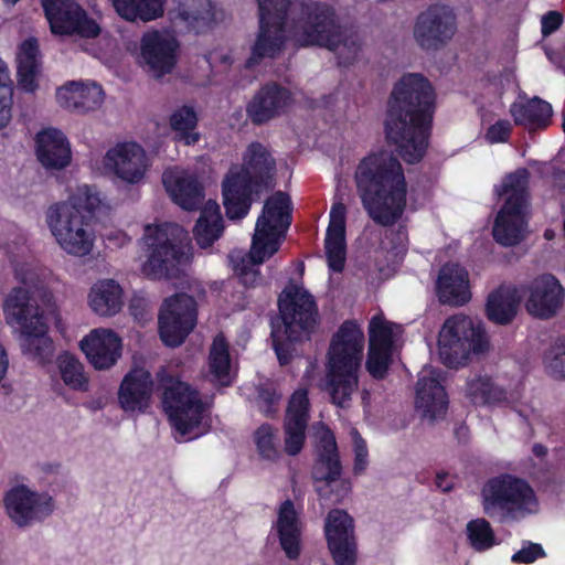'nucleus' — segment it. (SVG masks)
Returning <instances> with one entry per match:
<instances>
[{
    "label": "nucleus",
    "instance_id": "obj_38",
    "mask_svg": "<svg viewBox=\"0 0 565 565\" xmlns=\"http://www.w3.org/2000/svg\"><path fill=\"white\" fill-rule=\"evenodd\" d=\"M510 114L516 126L529 129L546 128L553 115L552 105L546 100L534 96L532 98L520 97L510 107Z\"/></svg>",
    "mask_w": 565,
    "mask_h": 565
},
{
    "label": "nucleus",
    "instance_id": "obj_40",
    "mask_svg": "<svg viewBox=\"0 0 565 565\" xmlns=\"http://www.w3.org/2000/svg\"><path fill=\"white\" fill-rule=\"evenodd\" d=\"M92 310L100 317H113L124 305L122 288L114 279L98 280L88 295Z\"/></svg>",
    "mask_w": 565,
    "mask_h": 565
},
{
    "label": "nucleus",
    "instance_id": "obj_23",
    "mask_svg": "<svg viewBox=\"0 0 565 565\" xmlns=\"http://www.w3.org/2000/svg\"><path fill=\"white\" fill-rule=\"evenodd\" d=\"M564 288L555 276L544 274L530 285V295L525 302L526 311L540 319H548L562 307Z\"/></svg>",
    "mask_w": 565,
    "mask_h": 565
},
{
    "label": "nucleus",
    "instance_id": "obj_27",
    "mask_svg": "<svg viewBox=\"0 0 565 565\" xmlns=\"http://www.w3.org/2000/svg\"><path fill=\"white\" fill-rule=\"evenodd\" d=\"M347 206L342 201L333 202L324 238V249L329 268L342 273L347 260Z\"/></svg>",
    "mask_w": 565,
    "mask_h": 565
},
{
    "label": "nucleus",
    "instance_id": "obj_62",
    "mask_svg": "<svg viewBox=\"0 0 565 565\" xmlns=\"http://www.w3.org/2000/svg\"><path fill=\"white\" fill-rule=\"evenodd\" d=\"M436 486L444 492H448L454 488V484L447 481V473H437Z\"/></svg>",
    "mask_w": 565,
    "mask_h": 565
},
{
    "label": "nucleus",
    "instance_id": "obj_35",
    "mask_svg": "<svg viewBox=\"0 0 565 565\" xmlns=\"http://www.w3.org/2000/svg\"><path fill=\"white\" fill-rule=\"evenodd\" d=\"M448 395L440 381L434 375L420 374L416 384L415 405L423 416L431 420L441 418L448 409Z\"/></svg>",
    "mask_w": 565,
    "mask_h": 565
},
{
    "label": "nucleus",
    "instance_id": "obj_42",
    "mask_svg": "<svg viewBox=\"0 0 565 565\" xmlns=\"http://www.w3.org/2000/svg\"><path fill=\"white\" fill-rule=\"evenodd\" d=\"M209 371L212 381L220 386L227 387L233 384L231 374L230 345L225 337L220 333L212 342L207 358Z\"/></svg>",
    "mask_w": 565,
    "mask_h": 565
},
{
    "label": "nucleus",
    "instance_id": "obj_10",
    "mask_svg": "<svg viewBox=\"0 0 565 565\" xmlns=\"http://www.w3.org/2000/svg\"><path fill=\"white\" fill-rule=\"evenodd\" d=\"M481 498L484 514L501 523L516 520L537 503L530 483L510 473L490 478L482 488Z\"/></svg>",
    "mask_w": 565,
    "mask_h": 565
},
{
    "label": "nucleus",
    "instance_id": "obj_20",
    "mask_svg": "<svg viewBox=\"0 0 565 565\" xmlns=\"http://www.w3.org/2000/svg\"><path fill=\"white\" fill-rule=\"evenodd\" d=\"M178 41L154 30L142 34L140 40V64L154 77L172 72L177 64Z\"/></svg>",
    "mask_w": 565,
    "mask_h": 565
},
{
    "label": "nucleus",
    "instance_id": "obj_15",
    "mask_svg": "<svg viewBox=\"0 0 565 565\" xmlns=\"http://www.w3.org/2000/svg\"><path fill=\"white\" fill-rule=\"evenodd\" d=\"M196 321L195 299L185 292L172 295L164 299L158 316L161 341L170 348L181 345L195 328Z\"/></svg>",
    "mask_w": 565,
    "mask_h": 565
},
{
    "label": "nucleus",
    "instance_id": "obj_7",
    "mask_svg": "<svg viewBox=\"0 0 565 565\" xmlns=\"http://www.w3.org/2000/svg\"><path fill=\"white\" fill-rule=\"evenodd\" d=\"M529 182V170L519 168L508 173L494 189L500 198H504L492 227V236L501 246H515L524 238L530 205Z\"/></svg>",
    "mask_w": 565,
    "mask_h": 565
},
{
    "label": "nucleus",
    "instance_id": "obj_60",
    "mask_svg": "<svg viewBox=\"0 0 565 565\" xmlns=\"http://www.w3.org/2000/svg\"><path fill=\"white\" fill-rule=\"evenodd\" d=\"M548 369L557 379H565V352L556 354L550 362Z\"/></svg>",
    "mask_w": 565,
    "mask_h": 565
},
{
    "label": "nucleus",
    "instance_id": "obj_49",
    "mask_svg": "<svg viewBox=\"0 0 565 565\" xmlns=\"http://www.w3.org/2000/svg\"><path fill=\"white\" fill-rule=\"evenodd\" d=\"M72 86L75 88L77 94V113H87L97 109L104 100V92L100 85L92 83L90 85H84L79 82H72Z\"/></svg>",
    "mask_w": 565,
    "mask_h": 565
},
{
    "label": "nucleus",
    "instance_id": "obj_50",
    "mask_svg": "<svg viewBox=\"0 0 565 565\" xmlns=\"http://www.w3.org/2000/svg\"><path fill=\"white\" fill-rule=\"evenodd\" d=\"M13 86L9 70L0 58V129L6 127L11 119Z\"/></svg>",
    "mask_w": 565,
    "mask_h": 565
},
{
    "label": "nucleus",
    "instance_id": "obj_12",
    "mask_svg": "<svg viewBox=\"0 0 565 565\" xmlns=\"http://www.w3.org/2000/svg\"><path fill=\"white\" fill-rule=\"evenodd\" d=\"M259 30L246 68H253L265 57L274 58L285 46L286 22L291 0H257Z\"/></svg>",
    "mask_w": 565,
    "mask_h": 565
},
{
    "label": "nucleus",
    "instance_id": "obj_37",
    "mask_svg": "<svg viewBox=\"0 0 565 565\" xmlns=\"http://www.w3.org/2000/svg\"><path fill=\"white\" fill-rule=\"evenodd\" d=\"M520 303L521 295L515 286L500 285L487 298V318L499 326L510 324L518 313Z\"/></svg>",
    "mask_w": 565,
    "mask_h": 565
},
{
    "label": "nucleus",
    "instance_id": "obj_30",
    "mask_svg": "<svg viewBox=\"0 0 565 565\" xmlns=\"http://www.w3.org/2000/svg\"><path fill=\"white\" fill-rule=\"evenodd\" d=\"M233 167L268 191L275 186L276 160L270 150L259 141L250 142L243 153L242 163Z\"/></svg>",
    "mask_w": 565,
    "mask_h": 565
},
{
    "label": "nucleus",
    "instance_id": "obj_16",
    "mask_svg": "<svg viewBox=\"0 0 565 565\" xmlns=\"http://www.w3.org/2000/svg\"><path fill=\"white\" fill-rule=\"evenodd\" d=\"M50 30L55 35L97 38L102 29L76 0H41Z\"/></svg>",
    "mask_w": 565,
    "mask_h": 565
},
{
    "label": "nucleus",
    "instance_id": "obj_19",
    "mask_svg": "<svg viewBox=\"0 0 565 565\" xmlns=\"http://www.w3.org/2000/svg\"><path fill=\"white\" fill-rule=\"evenodd\" d=\"M324 536L337 565H355L358 544L354 520L347 511L332 509L328 512L324 521Z\"/></svg>",
    "mask_w": 565,
    "mask_h": 565
},
{
    "label": "nucleus",
    "instance_id": "obj_52",
    "mask_svg": "<svg viewBox=\"0 0 565 565\" xmlns=\"http://www.w3.org/2000/svg\"><path fill=\"white\" fill-rule=\"evenodd\" d=\"M274 428L269 424L260 425L255 434L254 440L259 456L269 461H276L279 458V450L275 444Z\"/></svg>",
    "mask_w": 565,
    "mask_h": 565
},
{
    "label": "nucleus",
    "instance_id": "obj_17",
    "mask_svg": "<svg viewBox=\"0 0 565 565\" xmlns=\"http://www.w3.org/2000/svg\"><path fill=\"white\" fill-rule=\"evenodd\" d=\"M458 30L457 15L447 4H430L415 20L413 34L418 46L425 51H439L455 36Z\"/></svg>",
    "mask_w": 565,
    "mask_h": 565
},
{
    "label": "nucleus",
    "instance_id": "obj_61",
    "mask_svg": "<svg viewBox=\"0 0 565 565\" xmlns=\"http://www.w3.org/2000/svg\"><path fill=\"white\" fill-rule=\"evenodd\" d=\"M235 270L244 285L248 284L249 276L252 277V282L255 281L256 279L257 273L255 270L249 269L248 266L246 265H236Z\"/></svg>",
    "mask_w": 565,
    "mask_h": 565
},
{
    "label": "nucleus",
    "instance_id": "obj_39",
    "mask_svg": "<svg viewBox=\"0 0 565 565\" xmlns=\"http://www.w3.org/2000/svg\"><path fill=\"white\" fill-rule=\"evenodd\" d=\"M39 42L35 38L24 40L18 47L17 75L20 87L33 93L38 88L36 76L41 66Z\"/></svg>",
    "mask_w": 565,
    "mask_h": 565
},
{
    "label": "nucleus",
    "instance_id": "obj_36",
    "mask_svg": "<svg viewBox=\"0 0 565 565\" xmlns=\"http://www.w3.org/2000/svg\"><path fill=\"white\" fill-rule=\"evenodd\" d=\"M172 20L188 32L203 33L215 23L214 3L212 0H178Z\"/></svg>",
    "mask_w": 565,
    "mask_h": 565
},
{
    "label": "nucleus",
    "instance_id": "obj_33",
    "mask_svg": "<svg viewBox=\"0 0 565 565\" xmlns=\"http://www.w3.org/2000/svg\"><path fill=\"white\" fill-rule=\"evenodd\" d=\"M163 185L172 201L185 211H195L204 200V186L195 174L164 172Z\"/></svg>",
    "mask_w": 565,
    "mask_h": 565
},
{
    "label": "nucleus",
    "instance_id": "obj_54",
    "mask_svg": "<svg viewBox=\"0 0 565 565\" xmlns=\"http://www.w3.org/2000/svg\"><path fill=\"white\" fill-rule=\"evenodd\" d=\"M280 396L269 385H262L257 388L256 402L258 409L265 417H274L277 413V403Z\"/></svg>",
    "mask_w": 565,
    "mask_h": 565
},
{
    "label": "nucleus",
    "instance_id": "obj_53",
    "mask_svg": "<svg viewBox=\"0 0 565 565\" xmlns=\"http://www.w3.org/2000/svg\"><path fill=\"white\" fill-rule=\"evenodd\" d=\"M77 209L79 213L88 216L90 220L92 214L99 207L100 199L95 192H92L88 186L84 190H79L77 194L71 196L66 202Z\"/></svg>",
    "mask_w": 565,
    "mask_h": 565
},
{
    "label": "nucleus",
    "instance_id": "obj_34",
    "mask_svg": "<svg viewBox=\"0 0 565 565\" xmlns=\"http://www.w3.org/2000/svg\"><path fill=\"white\" fill-rule=\"evenodd\" d=\"M436 289L441 303L465 305L471 297L468 271L459 264H445L439 270Z\"/></svg>",
    "mask_w": 565,
    "mask_h": 565
},
{
    "label": "nucleus",
    "instance_id": "obj_51",
    "mask_svg": "<svg viewBox=\"0 0 565 565\" xmlns=\"http://www.w3.org/2000/svg\"><path fill=\"white\" fill-rule=\"evenodd\" d=\"M369 347L393 349L394 338L391 324L380 317H373L369 324Z\"/></svg>",
    "mask_w": 565,
    "mask_h": 565
},
{
    "label": "nucleus",
    "instance_id": "obj_43",
    "mask_svg": "<svg viewBox=\"0 0 565 565\" xmlns=\"http://www.w3.org/2000/svg\"><path fill=\"white\" fill-rule=\"evenodd\" d=\"M199 116L192 106L183 105L178 107L169 118L171 130L174 134V140L184 146H194L201 139V134L196 130Z\"/></svg>",
    "mask_w": 565,
    "mask_h": 565
},
{
    "label": "nucleus",
    "instance_id": "obj_5",
    "mask_svg": "<svg viewBox=\"0 0 565 565\" xmlns=\"http://www.w3.org/2000/svg\"><path fill=\"white\" fill-rule=\"evenodd\" d=\"M364 333L355 320H345L332 335L328 358L327 390L339 407L349 405L359 387Z\"/></svg>",
    "mask_w": 565,
    "mask_h": 565
},
{
    "label": "nucleus",
    "instance_id": "obj_4",
    "mask_svg": "<svg viewBox=\"0 0 565 565\" xmlns=\"http://www.w3.org/2000/svg\"><path fill=\"white\" fill-rule=\"evenodd\" d=\"M290 32L300 46H318L337 51L341 45L348 47L352 56L340 57V65H350L361 49L356 35H347L344 26L333 6L315 0L299 2L290 22Z\"/></svg>",
    "mask_w": 565,
    "mask_h": 565
},
{
    "label": "nucleus",
    "instance_id": "obj_24",
    "mask_svg": "<svg viewBox=\"0 0 565 565\" xmlns=\"http://www.w3.org/2000/svg\"><path fill=\"white\" fill-rule=\"evenodd\" d=\"M309 408L308 392L306 390L294 392L288 403L284 423L285 451L289 456H297L305 446Z\"/></svg>",
    "mask_w": 565,
    "mask_h": 565
},
{
    "label": "nucleus",
    "instance_id": "obj_57",
    "mask_svg": "<svg viewBox=\"0 0 565 565\" xmlns=\"http://www.w3.org/2000/svg\"><path fill=\"white\" fill-rule=\"evenodd\" d=\"M77 94L72 86V82L66 83L64 86L57 88L56 100L58 105L67 110L77 113L78 102L76 100Z\"/></svg>",
    "mask_w": 565,
    "mask_h": 565
},
{
    "label": "nucleus",
    "instance_id": "obj_47",
    "mask_svg": "<svg viewBox=\"0 0 565 565\" xmlns=\"http://www.w3.org/2000/svg\"><path fill=\"white\" fill-rule=\"evenodd\" d=\"M393 364V349L367 348L365 369L370 376L376 381H383Z\"/></svg>",
    "mask_w": 565,
    "mask_h": 565
},
{
    "label": "nucleus",
    "instance_id": "obj_46",
    "mask_svg": "<svg viewBox=\"0 0 565 565\" xmlns=\"http://www.w3.org/2000/svg\"><path fill=\"white\" fill-rule=\"evenodd\" d=\"M58 369L63 382L68 387L79 392L88 390V379L85 375L84 366L74 355H61L58 358Z\"/></svg>",
    "mask_w": 565,
    "mask_h": 565
},
{
    "label": "nucleus",
    "instance_id": "obj_44",
    "mask_svg": "<svg viewBox=\"0 0 565 565\" xmlns=\"http://www.w3.org/2000/svg\"><path fill=\"white\" fill-rule=\"evenodd\" d=\"M166 0H111L116 12L127 21L149 22L163 14Z\"/></svg>",
    "mask_w": 565,
    "mask_h": 565
},
{
    "label": "nucleus",
    "instance_id": "obj_58",
    "mask_svg": "<svg viewBox=\"0 0 565 565\" xmlns=\"http://www.w3.org/2000/svg\"><path fill=\"white\" fill-rule=\"evenodd\" d=\"M563 14L558 11H548L541 19V32L543 36H548L556 32L563 24Z\"/></svg>",
    "mask_w": 565,
    "mask_h": 565
},
{
    "label": "nucleus",
    "instance_id": "obj_25",
    "mask_svg": "<svg viewBox=\"0 0 565 565\" xmlns=\"http://www.w3.org/2000/svg\"><path fill=\"white\" fill-rule=\"evenodd\" d=\"M81 350L96 370H108L121 356V339L108 329H94L79 342Z\"/></svg>",
    "mask_w": 565,
    "mask_h": 565
},
{
    "label": "nucleus",
    "instance_id": "obj_14",
    "mask_svg": "<svg viewBox=\"0 0 565 565\" xmlns=\"http://www.w3.org/2000/svg\"><path fill=\"white\" fill-rule=\"evenodd\" d=\"M162 405L171 426L181 436H188L199 428L206 411L199 391L181 381H175L164 388Z\"/></svg>",
    "mask_w": 565,
    "mask_h": 565
},
{
    "label": "nucleus",
    "instance_id": "obj_26",
    "mask_svg": "<svg viewBox=\"0 0 565 565\" xmlns=\"http://www.w3.org/2000/svg\"><path fill=\"white\" fill-rule=\"evenodd\" d=\"M105 164L128 183L139 182L147 170V154L137 142H124L107 151Z\"/></svg>",
    "mask_w": 565,
    "mask_h": 565
},
{
    "label": "nucleus",
    "instance_id": "obj_63",
    "mask_svg": "<svg viewBox=\"0 0 565 565\" xmlns=\"http://www.w3.org/2000/svg\"><path fill=\"white\" fill-rule=\"evenodd\" d=\"M9 366V360L3 345L0 343V381L4 377Z\"/></svg>",
    "mask_w": 565,
    "mask_h": 565
},
{
    "label": "nucleus",
    "instance_id": "obj_31",
    "mask_svg": "<svg viewBox=\"0 0 565 565\" xmlns=\"http://www.w3.org/2000/svg\"><path fill=\"white\" fill-rule=\"evenodd\" d=\"M316 449L317 457L311 470L312 479L327 483L339 480L342 475V465L334 433L328 426H323L319 431Z\"/></svg>",
    "mask_w": 565,
    "mask_h": 565
},
{
    "label": "nucleus",
    "instance_id": "obj_56",
    "mask_svg": "<svg viewBox=\"0 0 565 565\" xmlns=\"http://www.w3.org/2000/svg\"><path fill=\"white\" fill-rule=\"evenodd\" d=\"M512 132V125L507 119H500L490 125L486 131V139L490 143L507 142Z\"/></svg>",
    "mask_w": 565,
    "mask_h": 565
},
{
    "label": "nucleus",
    "instance_id": "obj_41",
    "mask_svg": "<svg viewBox=\"0 0 565 565\" xmlns=\"http://www.w3.org/2000/svg\"><path fill=\"white\" fill-rule=\"evenodd\" d=\"M224 232V220L218 204L207 201L201 209L193 228V236L199 247H211Z\"/></svg>",
    "mask_w": 565,
    "mask_h": 565
},
{
    "label": "nucleus",
    "instance_id": "obj_28",
    "mask_svg": "<svg viewBox=\"0 0 565 565\" xmlns=\"http://www.w3.org/2000/svg\"><path fill=\"white\" fill-rule=\"evenodd\" d=\"M275 529L286 557L297 561L302 552L303 524L292 500L286 499L280 503Z\"/></svg>",
    "mask_w": 565,
    "mask_h": 565
},
{
    "label": "nucleus",
    "instance_id": "obj_11",
    "mask_svg": "<svg viewBox=\"0 0 565 565\" xmlns=\"http://www.w3.org/2000/svg\"><path fill=\"white\" fill-rule=\"evenodd\" d=\"M441 362L447 367L465 365L470 353H483L489 349V340L480 322L475 323L466 316L446 319L438 337Z\"/></svg>",
    "mask_w": 565,
    "mask_h": 565
},
{
    "label": "nucleus",
    "instance_id": "obj_18",
    "mask_svg": "<svg viewBox=\"0 0 565 565\" xmlns=\"http://www.w3.org/2000/svg\"><path fill=\"white\" fill-rule=\"evenodd\" d=\"M221 191L225 215L231 221L245 218L253 203L260 201L262 196L268 192L253 178L245 175L233 166L223 177Z\"/></svg>",
    "mask_w": 565,
    "mask_h": 565
},
{
    "label": "nucleus",
    "instance_id": "obj_8",
    "mask_svg": "<svg viewBox=\"0 0 565 565\" xmlns=\"http://www.w3.org/2000/svg\"><path fill=\"white\" fill-rule=\"evenodd\" d=\"M145 262L141 271L152 280L169 278L190 246L189 232L173 222L146 225L142 235Z\"/></svg>",
    "mask_w": 565,
    "mask_h": 565
},
{
    "label": "nucleus",
    "instance_id": "obj_29",
    "mask_svg": "<svg viewBox=\"0 0 565 565\" xmlns=\"http://www.w3.org/2000/svg\"><path fill=\"white\" fill-rule=\"evenodd\" d=\"M35 153L39 162L47 170H61L72 160L70 142L61 130L45 128L35 136Z\"/></svg>",
    "mask_w": 565,
    "mask_h": 565
},
{
    "label": "nucleus",
    "instance_id": "obj_9",
    "mask_svg": "<svg viewBox=\"0 0 565 565\" xmlns=\"http://www.w3.org/2000/svg\"><path fill=\"white\" fill-rule=\"evenodd\" d=\"M292 202L284 191L269 195L257 217L249 250L250 265H260L276 254L292 223Z\"/></svg>",
    "mask_w": 565,
    "mask_h": 565
},
{
    "label": "nucleus",
    "instance_id": "obj_48",
    "mask_svg": "<svg viewBox=\"0 0 565 565\" xmlns=\"http://www.w3.org/2000/svg\"><path fill=\"white\" fill-rule=\"evenodd\" d=\"M467 535L476 551H486L495 543L494 532L486 519L471 520L467 524Z\"/></svg>",
    "mask_w": 565,
    "mask_h": 565
},
{
    "label": "nucleus",
    "instance_id": "obj_45",
    "mask_svg": "<svg viewBox=\"0 0 565 565\" xmlns=\"http://www.w3.org/2000/svg\"><path fill=\"white\" fill-rule=\"evenodd\" d=\"M467 397L473 405L484 406L505 399V391L494 385L488 376H478L467 383Z\"/></svg>",
    "mask_w": 565,
    "mask_h": 565
},
{
    "label": "nucleus",
    "instance_id": "obj_32",
    "mask_svg": "<svg viewBox=\"0 0 565 565\" xmlns=\"http://www.w3.org/2000/svg\"><path fill=\"white\" fill-rule=\"evenodd\" d=\"M153 387L152 375L142 367L130 370L121 381L118 399L124 411H145Z\"/></svg>",
    "mask_w": 565,
    "mask_h": 565
},
{
    "label": "nucleus",
    "instance_id": "obj_64",
    "mask_svg": "<svg viewBox=\"0 0 565 565\" xmlns=\"http://www.w3.org/2000/svg\"><path fill=\"white\" fill-rule=\"evenodd\" d=\"M141 303V299H138V298H134L131 299L130 303H129V310L131 312V315H134L136 318L139 316V306Z\"/></svg>",
    "mask_w": 565,
    "mask_h": 565
},
{
    "label": "nucleus",
    "instance_id": "obj_22",
    "mask_svg": "<svg viewBox=\"0 0 565 565\" xmlns=\"http://www.w3.org/2000/svg\"><path fill=\"white\" fill-rule=\"evenodd\" d=\"M289 89L276 82L259 87L246 104V116L255 126H262L280 116L291 103Z\"/></svg>",
    "mask_w": 565,
    "mask_h": 565
},
{
    "label": "nucleus",
    "instance_id": "obj_3",
    "mask_svg": "<svg viewBox=\"0 0 565 565\" xmlns=\"http://www.w3.org/2000/svg\"><path fill=\"white\" fill-rule=\"evenodd\" d=\"M15 279L24 287H15L3 303L6 321L21 330V349L33 359L43 360L52 353L53 342L41 307L32 300L31 292L44 288L42 270L30 263L14 265Z\"/></svg>",
    "mask_w": 565,
    "mask_h": 565
},
{
    "label": "nucleus",
    "instance_id": "obj_2",
    "mask_svg": "<svg viewBox=\"0 0 565 565\" xmlns=\"http://www.w3.org/2000/svg\"><path fill=\"white\" fill-rule=\"evenodd\" d=\"M356 194L369 217L377 225H394L407 203V182L397 157L377 150L363 157L353 174Z\"/></svg>",
    "mask_w": 565,
    "mask_h": 565
},
{
    "label": "nucleus",
    "instance_id": "obj_6",
    "mask_svg": "<svg viewBox=\"0 0 565 565\" xmlns=\"http://www.w3.org/2000/svg\"><path fill=\"white\" fill-rule=\"evenodd\" d=\"M278 309L285 329H273V349L281 366L288 365L296 345L303 335L313 332L318 320V307L312 295L297 286L286 287L278 298Z\"/></svg>",
    "mask_w": 565,
    "mask_h": 565
},
{
    "label": "nucleus",
    "instance_id": "obj_13",
    "mask_svg": "<svg viewBox=\"0 0 565 565\" xmlns=\"http://www.w3.org/2000/svg\"><path fill=\"white\" fill-rule=\"evenodd\" d=\"M46 223L56 242L67 254L88 255L95 236L89 230L88 216L67 203H55L46 212Z\"/></svg>",
    "mask_w": 565,
    "mask_h": 565
},
{
    "label": "nucleus",
    "instance_id": "obj_1",
    "mask_svg": "<svg viewBox=\"0 0 565 565\" xmlns=\"http://www.w3.org/2000/svg\"><path fill=\"white\" fill-rule=\"evenodd\" d=\"M435 111V89L424 75L408 73L394 84L386 103L384 134L404 162L416 164L424 159Z\"/></svg>",
    "mask_w": 565,
    "mask_h": 565
},
{
    "label": "nucleus",
    "instance_id": "obj_59",
    "mask_svg": "<svg viewBox=\"0 0 565 565\" xmlns=\"http://www.w3.org/2000/svg\"><path fill=\"white\" fill-rule=\"evenodd\" d=\"M367 448L364 440H361L355 444L354 447V463H353V472L355 476L361 475L365 471L369 460H367Z\"/></svg>",
    "mask_w": 565,
    "mask_h": 565
},
{
    "label": "nucleus",
    "instance_id": "obj_21",
    "mask_svg": "<svg viewBox=\"0 0 565 565\" xmlns=\"http://www.w3.org/2000/svg\"><path fill=\"white\" fill-rule=\"evenodd\" d=\"M4 507L9 518L20 527L29 525L40 514L49 515L53 511L52 498L19 484L7 491Z\"/></svg>",
    "mask_w": 565,
    "mask_h": 565
},
{
    "label": "nucleus",
    "instance_id": "obj_55",
    "mask_svg": "<svg viewBox=\"0 0 565 565\" xmlns=\"http://www.w3.org/2000/svg\"><path fill=\"white\" fill-rule=\"evenodd\" d=\"M544 556L545 551L541 544L527 542V545L523 546L512 555L511 561L514 564H532Z\"/></svg>",
    "mask_w": 565,
    "mask_h": 565
}]
</instances>
